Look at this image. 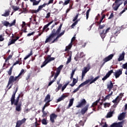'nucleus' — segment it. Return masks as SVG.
<instances>
[{
	"instance_id": "obj_42",
	"label": "nucleus",
	"mask_w": 127,
	"mask_h": 127,
	"mask_svg": "<svg viewBox=\"0 0 127 127\" xmlns=\"http://www.w3.org/2000/svg\"><path fill=\"white\" fill-rule=\"evenodd\" d=\"M12 8L13 9L14 11H16L19 9V7L16 6H12Z\"/></svg>"
},
{
	"instance_id": "obj_39",
	"label": "nucleus",
	"mask_w": 127,
	"mask_h": 127,
	"mask_svg": "<svg viewBox=\"0 0 127 127\" xmlns=\"http://www.w3.org/2000/svg\"><path fill=\"white\" fill-rule=\"evenodd\" d=\"M15 43V41L13 39H12L10 42L8 43V46L11 45V44H14Z\"/></svg>"
},
{
	"instance_id": "obj_2",
	"label": "nucleus",
	"mask_w": 127,
	"mask_h": 127,
	"mask_svg": "<svg viewBox=\"0 0 127 127\" xmlns=\"http://www.w3.org/2000/svg\"><path fill=\"white\" fill-rule=\"evenodd\" d=\"M18 91V86H17L15 88V91L13 92V94L10 98L11 105H14V106H17L18 105V102H19V96H18L15 100V94Z\"/></svg>"
},
{
	"instance_id": "obj_64",
	"label": "nucleus",
	"mask_w": 127,
	"mask_h": 127,
	"mask_svg": "<svg viewBox=\"0 0 127 127\" xmlns=\"http://www.w3.org/2000/svg\"><path fill=\"white\" fill-rule=\"evenodd\" d=\"M50 14H51L50 12H48V13L47 14V15H46V17H45V18H49L50 17Z\"/></svg>"
},
{
	"instance_id": "obj_11",
	"label": "nucleus",
	"mask_w": 127,
	"mask_h": 127,
	"mask_svg": "<svg viewBox=\"0 0 127 127\" xmlns=\"http://www.w3.org/2000/svg\"><path fill=\"white\" fill-rule=\"evenodd\" d=\"M54 22V20H52L51 21L49 22L47 24L45 25L43 28L42 33H43V32H47V31L49 30V28H48V26H49L50 24H52V23H53Z\"/></svg>"
},
{
	"instance_id": "obj_59",
	"label": "nucleus",
	"mask_w": 127,
	"mask_h": 127,
	"mask_svg": "<svg viewBox=\"0 0 127 127\" xmlns=\"http://www.w3.org/2000/svg\"><path fill=\"white\" fill-rule=\"evenodd\" d=\"M71 57L70 56L67 59V61L66 63V64H69V63L71 62Z\"/></svg>"
},
{
	"instance_id": "obj_37",
	"label": "nucleus",
	"mask_w": 127,
	"mask_h": 127,
	"mask_svg": "<svg viewBox=\"0 0 127 127\" xmlns=\"http://www.w3.org/2000/svg\"><path fill=\"white\" fill-rule=\"evenodd\" d=\"M32 55V50H31L30 51V54H29L27 56H26L24 58V60H26V59H28V58H29V57Z\"/></svg>"
},
{
	"instance_id": "obj_36",
	"label": "nucleus",
	"mask_w": 127,
	"mask_h": 127,
	"mask_svg": "<svg viewBox=\"0 0 127 127\" xmlns=\"http://www.w3.org/2000/svg\"><path fill=\"white\" fill-rule=\"evenodd\" d=\"M98 79H100V76L99 75L96 77L95 78H94V77L93 76H91V80H93L94 82H96V81H97Z\"/></svg>"
},
{
	"instance_id": "obj_30",
	"label": "nucleus",
	"mask_w": 127,
	"mask_h": 127,
	"mask_svg": "<svg viewBox=\"0 0 127 127\" xmlns=\"http://www.w3.org/2000/svg\"><path fill=\"white\" fill-rule=\"evenodd\" d=\"M72 43H70L67 46L65 47V51H68V50H70L71 49V48L72 47Z\"/></svg>"
},
{
	"instance_id": "obj_54",
	"label": "nucleus",
	"mask_w": 127,
	"mask_h": 127,
	"mask_svg": "<svg viewBox=\"0 0 127 127\" xmlns=\"http://www.w3.org/2000/svg\"><path fill=\"white\" fill-rule=\"evenodd\" d=\"M105 17H106V15L104 14L102 15V17H101V19L100 20V21L102 22V23H104V18H105Z\"/></svg>"
},
{
	"instance_id": "obj_32",
	"label": "nucleus",
	"mask_w": 127,
	"mask_h": 127,
	"mask_svg": "<svg viewBox=\"0 0 127 127\" xmlns=\"http://www.w3.org/2000/svg\"><path fill=\"white\" fill-rule=\"evenodd\" d=\"M12 55H13V54H12V55H9L6 59H5V58H4V59H5V63H6V62H7V61H8L9 59H11V58H12Z\"/></svg>"
},
{
	"instance_id": "obj_50",
	"label": "nucleus",
	"mask_w": 127,
	"mask_h": 127,
	"mask_svg": "<svg viewBox=\"0 0 127 127\" xmlns=\"http://www.w3.org/2000/svg\"><path fill=\"white\" fill-rule=\"evenodd\" d=\"M59 74H60V72H58V71H57V72L56 73V74H55V76H54V80H56V79H57V77H58V76H59Z\"/></svg>"
},
{
	"instance_id": "obj_41",
	"label": "nucleus",
	"mask_w": 127,
	"mask_h": 127,
	"mask_svg": "<svg viewBox=\"0 0 127 127\" xmlns=\"http://www.w3.org/2000/svg\"><path fill=\"white\" fill-rule=\"evenodd\" d=\"M4 33L0 35V41H3L4 40Z\"/></svg>"
},
{
	"instance_id": "obj_25",
	"label": "nucleus",
	"mask_w": 127,
	"mask_h": 127,
	"mask_svg": "<svg viewBox=\"0 0 127 127\" xmlns=\"http://www.w3.org/2000/svg\"><path fill=\"white\" fill-rule=\"evenodd\" d=\"M90 69H91V65H90V64H87V66L84 67L83 68V70L86 71V72H88L89 70H90Z\"/></svg>"
},
{
	"instance_id": "obj_27",
	"label": "nucleus",
	"mask_w": 127,
	"mask_h": 127,
	"mask_svg": "<svg viewBox=\"0 0 127 127\" xmlns=\"http://www.w3.org/2000/svg\"><path fill=\"white\" fill-rule=\"evenodd\" d=\"M99 102H100V100H98L96 101L92 104V105H91L90 108H95V107H96V106L98 105V103H99Z\"/></svg>"
},
{
	"instance_id": "obj_46",
	"label": "nucleus",
	"mask_w": 127,
	"mask_h": 127,
	"mask_svg": "<svg viewBox=\"0 0 127 127\" xmlns=\"http://www.w3.org/2000/svg\"><path fill=\"white\" fill-rule=\"evenodd\" d=\"M86 73L87 72L86 71L82 70V75H81L82 79H84V76H85Z\"/></svg>"
},
{
	"instance_id": "obj_45",
	"label": "nucleus",
	"mask_w": 127,
	"mask_h": 127,
	"mask_svg": "<svg viewBox=\"0 0 127 127\" xmlns=\"http://www.w3.org/2000/svg\"><path fill=\"white\" fill-rule=\"evenodd\" d=\"M105 26H106V24H103V25H100L98 27V30H100L101 29H103V28H104Z\"/></svg>"
},
{
	"instance_id": "obj_17",
	"label": "nucleus",
	"mask_w": 127,
	"mask_h": 127,
	"mask_svg": "<svg viewBox=\"0 0 127 127\" xmlns=\"http://www.w3.org/2000/svg\"><path fill=\"white\" fill-rule=\"evenodd\" d=\"M125 55H126V53L123 52L122 54H121L118 58V60L120 62L121 61H123V60H125Z\"/></svg>"
},
{
	"instance_id": "obj_6",
	"label": "nucleus",
	"mask_w": 127,
	"mask_h": 127,
	"mask_svg": "<svg viewBox=\"0 0 127 127\" xmlns=\"http://www.w3.org/2000/svg\"><path fill=\"white\" fill-rule=\"evenodd\" d=\"M90 81H91V80L87 79L85 81H84L83 83H82L81 84H80L76 89H75L74 90H73V93H75L76 92H78V91L79 90H80V88L85 86V85H87V84H88Z\"/></svg>"
},
{
	"instance_id": "obj_49",
	"label": "nucleus",
	"mask_w": 127,
	"mask_h": 127,
	"mask_svg": "<svg viewBox=\"0 0 127 127\" xmlns=\"http://www.w3.org/2000/svg\"><path fill=\"white\" fill-rule=\"evenodd\" d=\"M70 0H65L64 2L63 3V5H67L70 3Z\"/></svg>"
},
{
	"instance_id": "obj_51",
	"label": "nucleus",
	"mask_w": 127,
	"mask_h": 127,
	"mask_svg": "<svg viewBox=\"0 0 127 127\" xmlns=\"http://www.w3.org/2000/svg\"><path fill=\"white\" fill-rule=\"evenodd\" d=\"M104 108H109V107H110V106H111V104L110 103H105L104 104Z\"/></svg>"
},
{
	"instance_id": "obj_9",
	"label": "nucleus",
	"mask_w": 127,
	"mask_h": 127,
	"mask_svg": "<svg viewBox=\"0 0 127 127\" xmlns=\"http://www.w3.org/2000/svg\"><path fill=\"white\" fill-rule=\"evenodd\" d=\"M57 117H58V115L55 113H52L50 115V121L52 124H54L55 123V120L57 119Z\"/></svg>"
},
{
	"instance_id": "obj_33",
	"label": "nucleus",
	"mask_w": 127,
	"mask_h": 127,
	"mask_svg": "<svg viewBox=\"0 0 127 127\" xmlns=\"http://www.w3.org/2000/svg\"><path fill=\"white\" fill-rule=\"evenodd\" d=\"M47 101H50V95L48 94L46 96L45 99L44 100V102H47Z\"/></svg>"
},
{
	"instance_id": "obj_26",
	"label": "nucleus",
	"mask_w": 127,
	"mask_h": 127,
	"mask_svg": "<svg viewBox=\"0 0 127 127\" xmlns=\"http://www.w3.org/2000/svg\"><path fill=\"white\" fill-rule=\"evenodd\" d=\"M22 74H24V70L23 69H21L18 76H17L19 79H21V78H22V76H21Z\"/></svg>"
},
{
	"instance_id": "obj_22",
	"label": "nucleus",
	"mask_w": 127,
	"mask_h": 127,
	"mask_svg": "<svg viewBox=\"0 0 127 127\" xmlns=\"http://www.w3.org/2000/svg\"><path fill=\"white\" fill-rule=\"evenodd\" d=\"M113 87H114V84L112 81H110V84H107V89H108L109 91H112V89H113Z\"/></svg>"
},
{
	"instance_id": "obj_16",
	"label": "nucleus",
	"mask_w": 127,
	"mask_h": 127,
	"mask_svg": "<svg viewBox=\"0 0 127 127\" xmlns=\"http://www.w3.org/2000/svg\"><path fill=\"white\" fill-rule=\"evenodd\" d=\"M110 127H123V122L114 123L110 126Z\"/></svg>"
},
{
	"instance_id": "obj_29",
	"label": "nucleus",
	"mask_w": 127,
	"mask_h": 127,
	"mask_svg": "<svg viewBox=\"0 0 127 127\" xmlns=\"http://www.w3.org/2000/svg\"><path fill=\"white\" fill-rule=\"evenodd\" d=\"M42 125H44L45 126H46V125H47V117H46V119H43L42 120Z\"/></svg>"
},
{
	"instance_id": "obj_40",
	"label": "nucleus",
	"mask_w": 127,
	"mask_h": 127,
	"mask_svg": "<svg viewBox=\"0 0 127 127\" xmlns=\"http://www.w3.org/2000/svg\"><path fill=\"white\" fill-rule=\"evenodd\" d=\"M69 84V82H67V83L65 84L62 87V91L63 92L65 89H66V87L67 86H68V84Z\"/></svg>"
},
{
	"instance_id": "obj_12",
	"label": "nucleus",
	"mask_w": 127,
	"mask_h": 127,
	"mask_svg": "<svg viewBox=\"0 0 127 127\" xmlns=\"http://www.w3.org/2000/svg\"><path fill=\"white\" fill-rule=\"evenodd\" d=\"M87 104V101L85 99H82L78 102V104L76 106V108H82L83 106H85Z\"/></svg>"
},
{
	"instance_id": "obj_14",
	"label": "nucleus",
	"mask_w": 127,
	"mask_h": 127,
	"mask_svg": "<svg viewBox=\"0 0 127 127\" xmlns=\"http://www.w3.org/2000/svg\"><path fill=\"white\" fill-rule=\"evenodd\" d=\"M89 107H90V105L87 104L84 108L81 109V115H85L87 112H88V110L89 109Z\"/></svg>"
},
{
	"instance_id": "obj_35",
	"label": "nucleus",
	"mask_w": 127,
	"mask_h": 127,
	"mask_svg": "<svg viewBox=\"0 0 127 127\" xmlns=\"http://www.w3.org/2000/svg\"><path fill=\"white\" fill-rule=\"evenodd\" d=\"M63 68V65H61L57 69V72L60 73L61 72V70H62V68Z\"/></svg>"
},
{
	"instance_id": "obj_23",
	"label": "nucleus",
	"mask_w": 127,
	"mask_h": 127,
	"mask_svg": "<svg viewBox=\"0 0 127 127\" xmlns=\"http://www.w3.org/2000/svg\"><path fill=\"white\" fill-rule=\"evenodd\" d=\"M121 4H122V3L120 4H116L115 5V6H114V5H115V3H113V8L114 10H116V11L118 10V9H119V7H120V6H121Z\"/></svg>"
},
{
	"instance_id": "obj_10",
	"label": "nucleus",
	"mask_w": 127,
	"mask_h": 127,
	"mask_svg": "<svg viewBox=\"0 0 127 127\" xmlns=\"http://www.w3.org/2000/svg\"><path fill=\"white\" fill-rule=\"evenodd\" d=\"M78 17H79V14H77L72 19V21L74 22L71 25V28H74V27H75L76 24H78L79 20H77V19H78Z\"/></svg>"
},
{
	"instance_id": "obj_38",
	"label": "nucleus",
	"mask_w": 127,
	"mask_h": 127,
	"mask_svg": "<svg viewBox=\"0 0 127 127\" xmlns=\"http://www.w3.org/2000/svg\"><path fill=\"white\" fill-rule=\"evenodd\" d=\"M40 1H41V0H39L38 1H34V2H33V5H38Z\"/></svg>"
},
{
	"instance_id": "obj_44",
	"label": "nucleus",
	"mask_w": 127,
	"mask_h": 127,
	"mask_svg": "<svg viewBox=\"0 0 127 127\" xmlns=\"http://www.w3.org/2000/svg\"><path fill=\"white\" fill-rule=\"evenodd\" d=\"M91 11V8L87 10L86 13V19H88L89 18V13H90V12Z\"/></svg>"
},
{
	"instance_id": "obj_47",
	"label": "nucleus",
	"mask_w": 127,
	"mask_h": 127,
	"mask_svg": "<svg viewBox=\"0 0 127 127\" xmlns=\"http://www.w3.org/2000/svg\"><path fill=\"white\" fill-rule=\"evenodd\" d=\"M42 112L43 113V115L42 116V118H45V117H47V115H48L47 112H46L45 111H42Z\"/></svg>"
},
{
	"instance_id": "obj_43",
	"label": "nucleus",
	"mask_w": 127,
	"mask_h": 127,
	"mask_svg": "<svg viewBox=\"0 0 127 127\" xmlns=\"http://www.w3.org/2000/svg\"><path fill=\"white\" fill-rule=\"evenodd\" d=\"M113 73H114V70L113 69L109 71L108 72V73L106 74V75L110 77V75H112V74H113Z\"/></svg>"
},
{
	"instance_id": "obj_55",
	"label": "nucleus",
	"mask_w": 127,
	"mask_h": 127,
	"mask_svg": "<svg viewBox=\"0 0 127 127\" xmlns=\"http://www.w3.org/2000/svg\"><path fill=\"white\" fill-rule=\"evenodd\" d=\"M122 68H123V69H127V63L122 65Z\"/></svg>"
},
{
	"instance_id": "obj_13",
	"label": "nucleus",
	"mask_w": 127,
	"mask_h": 127,
	"mask_svg": "<svg viewBox=\"0 0 127 127\" xmlns=\"http://www.w3.org/2000/svg\"><path fill=\"white\" fill-rule=\"evenodd\" d=\"M123 68H121L117 70L115 72H114V75L115 76V78L118 79L123 74Z\"/></svg>"
},
{
	"instance_id": "obj_21",
	"label": "nucleus",
	"mask_w": 127,
	"mask_h": 127,
	"mask_svg": "<svg viewBox=\"0 0 127 127\" xmlns=\"http://www.w3.org/2000/svg\"><path fill=\"white\" fill-rule=\"evenodd\" d=\"M73 103H74V98L70 99L69 100V104L68 105V107H66V109H70V108H71V107L73 106Z\"/></svg>"
},
{
	"instance_id": "obj_18",
	"label": "nucleus",
	"mask_w": 127,
	"mask_h": 127,
	"mask_svg": "<svg viewBox=\"0 0 127 127\" xmlns=\"http://www.w3.org/2000/svg\"><path fill=\"white\" fill-rule=\"evenodd\" d=\"M125 118H126V113L123 112L122 113H121L120 116L118 117V120L119 121H123V120H124V119H125Z\"/></svg>"
},
{
	"instance_id": "obj_31",
	"label": "nucleus",
	"mask_w": 127,
	"mask_h": 127,
	"mask_svg": "<svg viewBox=\"0 0 127 127\" xmlns=\"http://www.w3.org/2000/svg\"><path fill=\"white\" fill-rule=\"evenodd\" d=\"M113 114H114V111L109 112L106 116V118H112V117H113Z\"/></svg>"
},
{
	"instance_id": "obj_58",
	"label": "nucleus",
	"mask_w": 127,
	"mask_h": 127,
	"mask_svg": "<svg viewBox=\"0 0 127 127\" xmlns=\"http://www.w3.org/2000/svg\"><path fill=\"white\" fill-rule=\"evenodd\" d=\"M108 78H109L108 76L106 74V75L103 78H102V81H106V80H107Z\"/></svg>"
},
{
	"instance_id": "obj_20",
	"label": "nucleus",
	"mask_w": 127,
	"mask_h": 127,
	"mask_svg": "<svg viewBox=\"0 0 127 127\" xmlns=\"http://www.w3.org/2000/svg\"><path fill=\"white\" fill-rule=\"evenodd\" d=\"M15 106H16L15 111H16V112H21V103H19L18 105Z\"/></svg>"
},
{
	"instance_id": "obj_15",
	"label": "nucleus",
	"mask_w": 127,
	"mask_h": 127,
	"mask_svg": "<svg viewBox=\"0 0 127 127\" xmlns=\"http://www.w3.org/2000/svg\"><path fill=\"white\" fill-rule=\"evenodd\" d=\"M99 32L101 38L103 39V40H104V39L107 36V34L106 33L105 29L99 30Z\"/></svg>"
},
{
	"instance_id": "obj_61",
	"label": "nucleus",
	"mask_w": 127,
	"mask_h": 127,
	"mask_svg": "<svg viewBox=\"0 0 127 127\" xmlns=\"http://www.w3.org/2000/svg\"><path fill=\"white\" fill-rule=\"evenodd\" d=\"M31 13H37L39 11L37 10H31Z\"/></svg>"
},
{
	"instance_id": "obj_60",
	"label": "nucleus",
	"mask_w": 127,
	"mask_h": 127,
	"mask_svg": "<svg viewBox=\"0 0 127 127\" xmlns=\"http://www.w3.org/2000/svg\"><path fill=\"white\" fill-rule=\"evenodd\" d=\"M111 97V96L108 94L104 99V101H106V100H109V99H110V98Z\"/></svg>"
},
{
	"instance_id": "obj_56",
	"label": "nucleus",
	"mask_w": 127,
	"mask_h": 127,
	"mask_svg": "<svg viewBox=\"0 0 127 127\" xmlns=\"http://www.w3.org/2000/svg\"><path fill=\"white\" fill-rule=\"evenodd\" d=\"M119 33H121V31L120 30H117L115 32V33H114L115 36H118V34H119Z\"/></svg>"
},
{
	"instance_id": "obj_7",
	"label": "nucleus",
	"mask_w": 127,
	"mask_h": 127,
	"mask_svg": "<svg viewBox=\"0 0 127 127\" xmlns=\"http://www.w3.org/2000/svg\"><path fill=\"white\" fill-rule=\"evenodd\" d=\"M124 94L125 93H120L119 96H118L114 100L112 101V102H113L114 104H119V103H120V101L122 100V98L124 97Z\"/></svg>"
},
{
	"instance_id": "obj_19",
	"label": "nucleus",
	"mask_w": 127,
	"mask_h": 127,
	"mask_svg": "<svg viewBox=\"0 0 127 127\" xmlns=\"http://www.w3.org/2000/svg\"><path fill=\"white\" fill-rule=\"evenodd\" d=\"M68 96H69V94H66L65 95H62V96L61 97H60L58 99V102H61V101H63V100H64V99H65V98H67V97H68Z\"/></svg>"
},
{
	"instance_id": "obj_48",
	"label": "nucleus",
	"mask_w": 127,
	"mask_h": 127,
	"mask_svg": "<svg viewBox=\"0 0 127 127\" xmlns=\"http://www.w3.org/2000/svg\"><path fill=\"white\" fill-rule=\"evenodd\" d=\"M61 88H62V84H60L58 85V88L56 89V92H58V91H59Z\"/></svg>"
},
{
	"instance_id": "obj_1",
	"label": "nucleus",
	"mask_w": 127,
	"mask_h": 127,
	"mask_svg": "<svg viewBox=\"0 0 127 127\" xmlns=\"http://www.w3.org/2000/svg\"><path fill=\"white\" fill-rule=\"evenodd\" d=\"M62 25H63V24H61L57 30L55 29H53L49 37L46 39L45 43H48V42H50L51 40H53L54 37L57 36L56 38H55L51 42V43H55V42H57V41H58V39H59L61 36L64 35V33H65V30H64L61 32V28H62ZM60 32L61 33H60Z\"/></svg>"
},
{
	"instance_id": "obj_53",
	"label": "nucleus",
	"mask_w": 127,
	"mask_h": 127,
	"mask_svg": "<svg viewBox=\"0 0 127 127\" xmlns=\"http://www.w3.org/2000/svg\"><path fill=\"white\" fill-rule=\"evenodd\" d=\"M54 60H55V58L52 57V58H50L49 59H48L47 61L49 63V62H51V61H53Z\"/></svg>"
},
{
	"instance_id": "obj_63",
	"label": "nucleus",
	"mask_w": 127,
	"mask_h": 127,
	"mask_svg": "<svg viewBox=\"0 0 127 127\" xmlns=\"http://www.w3.org/2000/svg\"><path fill=\"white\" fill-rule=\"evenodd\" d=\"M43 8V6H42V5L39 6L38 8L37 9V11L39 12L40 10H41V9Z\"/></svg>"
},
{
	"instance_id": "obj_52",
	"label": "nucleus",
	"mask_w": 127,
	"mask_h": 127,
	"mask_svg": "<svg viewBox=\"0 0 127 127\" xmlns=\"http://www.w3.org/2000/svg\"><path fill=\"white\" fill-rule=\"evenodd\" d=\"M50 101H48L46 104L44 105L46 108H47V107H48V106H50Z\"/></svg>"
},
{
	"instance_id": "obj_62",
	"label": "nucleus",
	"mask_w": 127,
	"mask_h": 127,
	"mask_svg": "<svg viewBox=\"0 0 127 127\" xmlns=\"http://www.w3.org/2000/svg\"><path fill=\"white\" fill-rule=\"evenodd\" d=\"M114 13H111L110 16L108 17V19H111V18H114Z\"/></svg>"
},
{
	"instance_id": "obj_4",
	"label": "nucleus",
	"mask_w": 127,
	"mask_h": 127,
	"mask_svg": "<svg viewBox=\"0 0 127 127\" xmlns=\"http://www.w3.org/2000/svg\"><path fill=\"white\" fill-rule=\"evenodd\" d=\"M16 22V20L14 19L13 22L10 23L9 22L6 20H3L1 21V23L3 26H6V27H11V26H13L15 25V23Z\"/></svg>"
},
{
	"instance_id": "obj_28",
	"label": "nucleus",
	"mask_w": 127,
	"mask_h": 127,
	"mask_svg": "<svg viewBox=\"0 0 127 127\" xmlns=\"http://www.w3.org/2000/svg\"><path fill=\"white\" fill-rule=\"evenodd\" d=\"M48 59H47L45 60V61L43 63L42 65H41V68H43L46 65L48 64L49 62H48Z\"/></svg>"
},
{
	"instance_id": "obj_8",
	"label": "nucleus",
	"mask_w": 127,
	"mask_h": 127,
	"mask_svg": "<svg viewBox=\"0 0 127 127\" xmlns=\"http://www.w3.org/2000/svg\"><path fill=\"white\" fill-rule=\"evenodd\" d=\"M85 56L86 55H85L83 52H80V54L79 53H77L75 56V57L74 58V60H75V61H78V59H80L81 58H84V57H85Z\"/></svg>"
},
{
	"instance_id": "obj_24",
	"label": "nucleus",
	"mask_w": 127,
	"mask_h": 127,
	"mask_svg": "<svg viewBox=\"0 0 127 127\" xmlns=\"http://www.w3.org/2000/svg\"><path fill=\"white\" fill-rule=\"evenodd\" d=\"M10 12V10H7L5 11V13L1 15L2 16H4L6 17L9 15V13Z\"/></svg>"
},
{
	"instance_id": "obj_34",
	"label": "nucleus",
	"mask_w": 127,
	"mask_h": 127,
	"mask_svg": "<svg viewBox=\"0 0 127 127\" xmlns=\"http://www.w3.org/2000/svg\"><path fill=\"white\" fill-rule=\"evenodd\" d=\"M12 69H13V66H11L10 67V69H9V71H7L8 75L9 76H11V74L12 73Z\"/></svg>"
},
{
	"instance_id": "obj_3",
	"label": "nucleus",
	"mask_w": 127,
	"mask_h": 127,
	"mask_svg": "<svg viewBox=\"0 0 127 127\" xmlns=\"http://www.w3.org/2000/svg\"><path fill=\"white\" fill-rule=\"evenodd\" d=\"M18 81H19V78L17 77V76L15 77L13 75L10 76L6 88H8V86L9 85H10V84H12L14 83V82H18Z\"/></svg>"
},
{
	"instance_id": "obj_5",
	"label": "nucleus",
	"mask_w": 127,
	"mask_h": 127,
	"mask_svg": "<svg viewBox=\"0 0 127 127\" xmlns=\"http://www.w3.org/2000/svg\"><path fill=\"white\" fill-rule=\"evenodd\" d=\"M115 55L114 54H110V55H109L108 56L106 57V58H105L103 60V63L102 64V66H104L105 65V64L106 63H107V62H109V61H110V60H112V59H113V58H114Z\"/></svg>"
},
{
	"instance_id": "obj_57",
	"label": "nucleus",
	"mask_w": 127,
	"mask_h": 127,
	"mask_svg": "<svg viewBox=\"0 0 127 127\" xmlns=\"http://www.w3.org/2000/svg\"><path fill=\"white\" fill-rule=\"evenodd\" d=\"M72 83L73 84H76V83H78V79H76V78H73V79H72Z\"/></svg>"
}]
</instances>
